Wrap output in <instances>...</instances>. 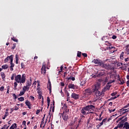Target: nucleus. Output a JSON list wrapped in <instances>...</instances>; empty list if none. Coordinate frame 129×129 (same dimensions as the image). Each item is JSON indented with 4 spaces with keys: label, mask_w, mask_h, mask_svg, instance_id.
I'll list each match as a JSON object with an SVG mask.
<instances>
[{
    "label": "nucleus",
    "mask_w": 129,
    "mask_h": 129,
    "mask_svg": "<svg viewBox=\"0 0 129 129\" xmlns=\"http://www.w3.org/2000/svg\"><path fill=\"white\" fill-rule=\"evenodd\" d=\"M103 76H105L104 72H100L97 75V77H102Z\"/></svg>",
    "instance_id": "4468645a"
},
{
    "label": "nucleus",
    "mask_w": 129,
    "mask_h": 129,
    "mask_svg": "<svg viewBox=\"0 0 129 129\" xmlns=\"http://www.w3.org/2000/svg\"><path fill=\"white\" fill-rule=\"evenodd\" d=\"M116 94H117V92H115L112 93L111 94V95L112 96H114L116 95Z\"/></svg>",
    "instance_id": "a19ab883"
},
{
    "label": "nucleus",
    "mask_w": 129,
    "mask_h": 129,
    "mask_svg": "<svg viewBox=\"0 0 129 129\" xmlns=\"http://www.w3.org/2000/svg\"><path fill=\"white\" fill-rule=\"evenodd\" d=\"M17 86H18V82H15L14 83V89L17 90Z\"/></svg>",
    "instance_id": "2f4dec72"
},
{
    "label": "nucleus",
    "mask_w": 129,
    "mask_h": 129,
    "mask_svg": "<svg viewBox=\"0 0 129 129\" xmlns=\"http://www.w3.org/2000/svg\"><path fill=\"white\" fill-rule=\"evenodd\" d=\"M109 89H110V86L107 85L105 87L104 91H106V90H109Z\"/></svg>",
    "instance_id": "4be33fe9"
},
{
    "label": "nucleus",
    "mask_w": 129,
    "mask_h": 129,
    "mask_svg": "<svg viewBox=\"0 0 129 129\" xmlns=\"http://www.w3.org/2000/svg\"><path fill=\"white\" fill-rule=\"evenodd\" d=\"M114 82V80L112 81L111 82H109L107 83V84H111V83Z\"/></svg>",
    "instance_id": "052dcab7"
},
{
    "label": "nucleus",
    "mask_w": 129,
    "mask_h": 129,
    "mask_svg": "<svg viewBox=\"0 0 129 129\" xmlns=\"http://www.w3.org/2000/svg\"><path fill=\"white\" fill-rule=\"evenodd\" d=\"M11 40H12V41H14V42H16V43H18V42H19V40L18 39H16L15 37H12L11 38Z\"/></svg>",
    "instance_id": "c85d7f7f"
},
{
    "label": "nucleus",
    "mask_w": 129,
    "mask_h": 129,
    "mask_svg": "<svg viewBox=\"0 0 129 129\" xmlns=\"http://www.w3.org/2000/svg\"><path fill=\"white\" fill-rule=\"evenodd\" d=\"M62 119H63V120H64V121H67L68 120V119H69V116H68V114L63 113L62 115Z\"/></svg>",
    "instance_id": "0eeeda50"
},
{
    "label": "nucleus",
    "mask_w": 129,
    "mask_h": 129,
    "mask_svg": "<svg viewBox=\"0 0 129 129\" xmlns=\"http://www.w3.org/2000/svg\"><path fill=\"white\" fill-rule=\"evenodd\" d=\"M4 89H5V87L2 86L0 87V91H4Z\"/></svg>",
    "instance_id": "49530a36"
},
{
    "label": "nucleus",
    "mask_w": 129,
    "mask_h": 129,
    "mask_svg": "<svg viewBox=\"0 0 129 129\" xmlns=\"http://www.w3.org/2000/svg\"><path fill=\"white\" fill-rule=\"evenodd\" d=\"M29 89H30V88H29V87H27V86H24L23 87V89H22V90H23L24 92H26V91H28V90H29Z\"/></svg>",
    "instance_id": "a211bd4d"
},
{
    "label": "nucleus",
    "mask_w": 129,
    "mask_h": 129,
    "mask_svg": "<svg viewBox=\"0 0 129 129\" xmlns=\"http://www.w3.org/2000/svg\"><path fill=\"white\" fill-rule=\"evenodd\" d=\"M68 87L71 89H77V86L73 84H70Z\"/></svg>",
    "instance_id": "1a4fd4ad"
},
{
    "label": "nucleus",
    "mask_w": 129,
    "mask_h": 129,
    "mask_svg": "<svg viewBox=\"0 0 129 129\" xmlns=\"http://www.w3.org/2000/svg\"><path fill=\"white\" fill-rule=\"evenodd\" d=\"M110 77L111 78V77H115V75L114 74H110Z\"/></svg>",
    "instance_id": "3c124183"
},
{
    "label": "nucleus",
    "mask_w": 129,
    "mask_h": 129,
    "mask_svg": "<svg viewBox=\"0 0 129 129\" xmlns=\"http://www.w3.org/2000/svg\"><path fill=\"white\" fill-rule=\"evenodd\" d=\"M123 128L129 129V123L128 122H125L123 123Z\"/></svg>",
    "instance_id": "2eb2a0df"
},
{
    "label": "nucleus",
    "mask_w": 129,
    "mask_h": 129,
    "mask_svg": "<svg viewBox=\"0 0 129 129\" xmlns=\"http://www.w3.org/2000/svg\"><path fill=\"white\" fill-rule=\"evenodd\" d=\"M2 69H8L9 68V66L8 64H5L2 66Z\"/></svg>",
    "instance_id": "393cba45"
},
{
    "label": "nucleus",
    "mask_w": 129,
    "mask_h": 129,
    "mask_svg": "<svg viewBox=\"0 0 129 129\" xmlns=\"http://www.w3.org/2000/svg\"><path fill=\"white\" fill-rule=\"evenodd\" d=\"M30 99H31V100H32V101L35 100V97H34V96H30Z\"/></svg>",
    "instance_id": "a18cd8bd"
},
{
    "label": "nucleus",
    "mask_w": 129,
    "mask_h": 129,
    "mask_svg": "<svg viewBox=\"0 0 129 129\" xmlns=\"http://www.w3.org/2000/svg\"><path fill=\"white\" fill-rule=\"evenodd\" d=\"M117 37L115 35H113L112 37V38L114 39H116Z\"/></svg>",
    "instance_id": "bf43d9fd"
},
{
    "label": "nucleus",
    "mask_w": 129,
    "mask_h": 129,
    "mask_svg": "<svg viewBox=\"0 0 129 129\" xmlns=\"http://www.w3.org/2000/svg\"><path fill=\"white\" fill-rule=\"evenodd\" d=\"M124 117V116H123V117L118 119V120L116 121L117 123H118V122L120 121V120H122V118H123Z\"/></svg>",
    "instance_id": "58836bf2"
},
{
    "label": "nucleus",
    "mask_w": 129,
    "mask_h": 129,
    "mask_svg": "<svg viewBox=\"0 0 129 129\" xmlns=\"http://www.w3.org/2000/svg\"><path fill=\"white\" fill-rule=\"evenodd\" d=\"M25 104L27 105V106H28V108H29V109H31L32 108L31 107V102L28 101V100H27L25 102Z\"/></svg>",
    "instance_id": "dca6fc26"
},
{
    "label": "nucleus",
    "mask_w": 129,
    "mask_h": 129,
    "mask_svg": "<svg viewBox=\"0 0 129 129\" xmlns=\"http://www.w3.org/2000/svg\"><path fill=\"white\" fill-rule=\"evenodd\" d=\"M89 122H90V118L88 119L87 121V124H89Z\"/></svg>",
    "instance_id": "4d7b16f0"
},
{
    "label": "nucleus",
    "mask_w": 129,
    "mask_h": 129,
    "mask_svg": "<svg viewBox=\"0 0 129 129\" xmlns=\"http://www.w3.org/2000/svg\"><path fill=\"white\" fill-rule=\"evenodd\" d=\"M1 76H2V79L3 80H5V79H6V75L5 74V73L1 72Z\"/></svg>",
    "instance_id": "aec40b11"
},
{
    "label": "nucleus",
    "mask_w": 129,
    "mask_h": 129,
    "mask_svg": "<svg viewBox=\"0 0 129 129\" xmlns=\"http://www.w3.org/2000/svg\"><path fill=\"white\" fill-rule=\"evenodd\" d=\"M12 95L13 96L14 99H17V98H18V97L17 96V95H16V94H12Z\"/></svg>",
    "instance_id": "c9c22d12"
},
{
    "label": "nucleus",
    "mask_w": 129,
    "mask_h": 129,
    "mask_svg": "<svg viewBox=\"0 0 129 129\" xmlns=\"http://www.w3.org/2000/svg\"><path fill=\"white\" fill-rule=\"evenodd\" d=\"M108 79H109V78L108 77H106L104 80V82H107V81H108Z\"/></svg>",
    "instance_id": "de8ad7c7"
},
{
    "label": "nucleus",
    "mask_w": 129,
    "mask_h": 129,
    "mask_svg": "<svg viewBox=\"0 0 129 129\" xmlns=\"http://www.w3.org/2000/svg\"><path fill=\"white\" fill-rule=\"evenodd\" d=\"M118 128H121L123 126V124L121 122H119V123L117 125Z\"/></svg>",
    "instance_id": "6ab92c4d"
},
{
    "label": "nucleus",
    "mask_w": 129,
    "mask_h": 129,
    "mask_svg": "<svg viewBox=\"0 0 129 129\" xmlns=\"http://www.w3.org/2000/svg\"><path fill=\"white\" fill-rule=\"evenodd\" d=\"M7 127V125H4V126L1 129H6Z\"/></svg>",
    "instance_id": "e2e57ef3"
},
{
    "label": "nucleus",
    "mask_w": 129,
    "mask_h": 129,
    "mask_svg": "<svg viewBox=\"0 0 129 129\" xmlns=\"http://www.w3.org/2000/svg\"><path fill=\"white\" fill-rule=\"evenodd\" d=\"M7 116H8V112H6L4 116L3 117V119H6V117H7Z\"/></svg>",
    "instance_id": "ea45409f"
},
{
    "label": "nucleus",
    "mask_w": 129,
    "mask_h": 129,
    "mask_svg": "<svg viewBox=\"0 0 129 129\" xmlns=\"http://www.w3.org/2000/svg\"><path fill=\"white\" fill-rule=\"evenodd\" d=\"M120 111H124L122 112H120V114H124V113H126V112H129L128 109L122 108L120 109Z\"/></svg>",
    "instance_id": "9d476101"
},
{
    "label": "nucleus",
    "mask_w": 129,
    "mask_h": 129,
    "mask_svg": "<svg viewBox=\"0 0 129 129\" xmlns=\"http://www.w3.org/2000/svg\"><path fill=\"white\" fill-rule=\"evenodd\" d=\"M100 88V83H97L96 85L94 86L92 90V92L94 93L95 96L96 97H99L102 95V92H100L98 90Z\"/></svg>",
    "instance_id": "f257e3e1"
},
{
    "label": "nucleus",
    "mask_w": 129,
    "mask_h": 129,
    "mask_svg": "<svg viewBox=\"0 0 129 129\" xmlns=\"http://www.w3.org/2000/svg\"><path fill=\"white\" fill-rule=\"evenodd\" d=\"M129 106V103H128L126 105L123 107L122 108H127V107Z\"/></svg>",
    "instance_id": "864d4df0"
},
{
    "label": "nucleus",
    "mask_w": 129,
    "mask_h": 129,
    "mask_svg": "<svg viewBox=\"0 0 129 129\" xmlns=\"http://www.w3.org/2000/svg\"><path fill=\"white\" fill-rule=\"evenodd\" d=\"M41 74H43H43L44 75H45V74H46V64H42V67L41 68Z\"/></svg>",
    "instance_id": "6e6552de"
},
{
    "label": "nucleus",
    "mask_w": 129,
    "mask_h": 129,
    "mask_svg": "<svg viewBox=\"0 0 129 129\" xmlns=\"http://www.w3.org/2000/svg\"><path fill=\"white\" fill-rule=\"evenodd\" d=\"M74 123H75V122H71L69 124L70 126H72L74 125Z\"/></svg>",
    "instance_id": "e433bc0d"
},
{
    "label": "nucleus",
    "mask_w": 129,
    "mask_h": 129,
    "mask_svg": "<svg viewBox=\"0 0 129 129\" xmlns=\"http://www.w3.org/2000/svg\"><path fill=\"white\" fill-rule=\"evenodd\" d=\"M122 70L124 71H127V69H126V67H122Z\"/></svg>",
    "instance_id": "c03bdc74"
},
{
    "label": "nucleus",
    "mask_w": 129,
    "mask_h": 129,
    "mask_svg": "<svg viewBox=\"0 0 129 129\" xmlns=\"http://www.w3.org/2000/svg\"><path fill=\"white\" fill-rule=\"evenodd\" d=\"M95 109V106L93 105H88L85 107H83L81 110L82 114L86 115V111H92Z\"/></svg>",
    "instance_id": "f03ea898"
},
{
    "label": "nucleus",
    "mask_w": 129,
    "mask_h": 129,
    "mask_svg": "<svg viewBox=\"0 0 129 129\" xmlns=\"http://www.w3.org/2000/svg\"><path fill=\"white\" fill-rule=\"evenodd\" d=\"M32 85V79H30V81H27L26 82V86L27 87H29L30 88V86Z\"/></svg>",
    "instance_id": "9b49d317"
},
{
    "label": "nucleus",
    "mask_w": 129,
    "mask_h": 129,
    "mask_svg": "<svg viewBox=\"0 0 129 129\" xmlns=\"http://www.w3.org/2000/svg\"><path fill=\"white\" fill-rule=\"evenodd\" d=\"M119 81H120L119 84H120V85H123L124 84V81L122 79H119Z\"/></svg>",
    "instance_id": "5701e85b"
},
{
    "label": "nucleus",
    "mask_w": 129,
    "mask_h": 129,
    "mask_svg": "<svg viewBox=\"0 0 129 129\" xmlns=\"http://www.w3.org/2000/svg\"><path fill=\"white\" fill-rule=\"evenodd\" d=\"M12 59L14 60V55L7 56L4 60V63H8L9 62V60H10V61H11Z\"/></svg>",
    "instance_id": "39448f33"
},
{
    "label": "nucleus",
    "mask_w": 129,
    "mask_h": 129,
    "mask_svg": "<svg viewBox=\"0 0 129 129\" xmlns=\"http://www.w3.org/2000/svg\"><path fill=\"white\" fill-rule=\"evenodd\" d=\"M63 66H61L60 67V72H62V71H63Z\"/></svg>",
    "instance_id": "680f3d73"
},
{
    "label": "nucleus",
    "mask_w": 129,
    "mask_h": 129,
    "mask_svg": "<svg viewBox=\"0 0 129 129\" xmlns=\"http://www.w3.org/2000/svg\"><path fill=\"white\" fill-rule=\"evenodd\" d=\"M101 125H103V122L102 121L101 123H100L99 126H101Z\"/></svg>",
    "instance_id": "69168bd1"
},
{
    "label": "nucleus",
    "mask_w": 129,
    "mask_h": 129,
    "mask_svg": "<svg viewBox=\"0 0 129 129\" xmlns=\"http://www.w3.org/2000/svg\"><path fill=\"white\" fill-rule=\"evenodd\" d=\"M19 109V107L18 106H16L14 108V110H18Z\"/></svg>",
    "instance_id": "5fc2aeb1"
},
{
    "label": "nucleus",
    "mask_w": 129,
    "mask_h": 129,
    "mask_svg": "<svg viewBox=\"0 0 129 129\" xmlns=\"http://www.w3.org/2000/svg\"><path fill=\"white\" fill-rule=\"evenodd\" d=\"M17 127V123H15L12 125V126L10 127V129H14Z\"/></svg>",
    "instance_id": "412c9836"
},
{
    "label": "nucleus",
    "mask_w": 129,
    "mask_h": 129,
    "mask_svg": "<svg viewBox=\"0 0 129 129\" xmlns=\"http://www.w3.org/2000/svg\"><path fill=\"white\" fill-rule=\"evenodd\" d=\"M21 67L22 68H24V67H25V64H24V63L22 62L21 63Z\"/></svg>",
    "instance_id": "13d9d810"
},
{
    "label": "nucleus",
    "mask_w": 129,
    "mask_h": 129,
    "mask_svg": "<svg viewBox=\"0 0 129 129\" xmlns=\"http://www.w3.org/2000/svg\"><path fill=\"white\" fill-rule=\"evenodd\" d=\"M126 85H127V86H128V87H129V80H128V81L126 82Z\"/></svg>",
    "instance_id": "774afa93"
},
{
    "label": "nucleus",
    "mask_w": 129,
    "mask_h": 129,
    "mask_svg": "<svg viewBox=\"0 0 129 129\" xmlns=\"http://www.w3.org/2000/svg\"><path fill=\"white\" fill-rule=\"evenodd\" d=\"M22 124L24 125L25 126H27V125H26V121H25V120H24V121L22 122Z\"/></svg>",
    "instance_id": "603ef678"
},
{
    "label": "nucleus",
    "mask_w": 129,
    "mask_h": 129,
    "mask_svg": "<svg viewBox=\"0 0 129 129\" xmlns=\"http://www.w3.org/2000/svg\"><path fill=\"white\" fill-rule=\"evenodd\" d=\"M92 62L95 64H98L100 66H103V67H105V65L103 64V61L100 60L99 58L94 59Z\"/></svg>",
    "instance_id": "20e7f679"
},
{
    "label": "nucleus",
    "mask_w": 129,
    "mask_h": 129,
    "mask_svg": "<svg viewBox=\"0 0 129 129\" xmlns=\"http://www.w3.org/2000/svg\"><path fill=\"white\" fill-rule=\"evenodd\" d=\"M47 103H50V102L51 101V100H50V98H49V97H47Z\"/></svg>",
    "instance_id": "09e8293b"
},
{
    "label": "nucleus",
    "mask_w": 129,
    "mask_h": 129,
    "mask_svg": "<svg viewBox=\"0 0 129 129\" xmlns=\"http://www.w3.org/2000/svg\"><path fill=\"white\" fill-rule=\"evenodd\" d=\"M18 100L19 101H24V100H25V98H24V97H21L20 98H18Z\"/></svg>",
    "instance_id": "bb28decb"
},
{
    "label": "nucleus",
    "mask_w": 129,
    "mask_h": 129,
    "mask_svg": "<svg viewBox=\"0 0 129 129\" xmlns=\"http://www.w3.org/2000/svg\"><path fill=\"white\" fill-rule=\"evenodd\" d=\"M85 91H86V92H88V93H89V92H90V90H89V89H86V90H85Z\"/></svg>",
    "instance_id": "338daca9"
},
{
    "label": "nucleus",
    "mask_w": 129,
    "mask_h": 129,
    "mask_svg": "<svg viewBox=\"0 0 129 129\" xmlns=\"http://www.w3.org/2000/svg\"><path fill=\"white\" fill-rule=\"evenodd\" d=\"M25 92H24L23 90L22 91H21L20 94L18 95V96H22L23 95H24V94H25Z\"/></svg>",
    "instance_id": "c756f323"
},
{
    "label": "nucleus",
    "mask_w": 129,
    "mask_h": 129,
    "mask_svg": "<svg viewBox=\"0 0 129 129\" xmlns=\"http://www.w3.org/2000/svg\"><path fill=\"white\" fill-rule=\"evenodd\" d=\"M117 97H118V96H117V97L116 96L112 97L109 99H108V100H112L113 99H116V98H117Z\"/></svg>",
    "instance_id": "7c9ffc66"
},
{
    "label": "nucleus",
    "mask_w": 129,
    "mask_h": 129,
    "mask_svg": "<svg viewBox=\"0 0 129 129\" xmlns=\"http://www.w3.org/2000/svg\"><path fill=\"white\" fill-rule=\"evenodd\" d=\"M109 111L110 113H111V112H113V111H115V109H109Z\"/></svg>",
    "instance_id": "37998d69"
},
{
    "label": "nucleus",
    "mask_w": 129,
    "mask_h": 129,
    "mask_svg": "<svg viewBox=\"0 0 129 129\" xmlns=\"http://www.w3.org/2000/svg\"><path fill=\"white\" fill-rule=\"evenodd\" d=\"M54 103H55V102L53 101V107L52 106V104H51L50 109L49 112L48 113V114H49V115L51 114V109H52V112H54V110L55 109V106H54Z\"/></svg>",
    "instance_id": "f8f14e48"
},
{
    "label": "nucleus",
    "mask_w": 129,
    "mask_h": 129,
    "mask_svg": "<svg viewBox=\"0 0 129 129\" xmlns=\"http://www.w3.org/2000/svg\"><path fill=\"white\" fill-rule=\"evenodd\" d=\"M13 60H14L11 59V61H10V64H11L10 68H14V67H15V64L13 63Z\"/></svg>",
    "instance_id": "b1692460"
},
{
    "label": "nucleus",
    "mask_w": 129,
    "mask_h": 129,
    "mask_svg": "<svg viewBox=\"0 0 129 129\" xmlns=\"http://www.w3.org/2000/svg\"><path fill=\"white\" fill-rule=\"evenodd\" d=\"M71 97L75 100H77V99H79V95L75 93H73L71 95Z\"/></svg>",
    "instance_id": "423d86ee"
},
{
    "label": "nucleus",
    "mask_w": 129,
    "mask_h": 129,
    "mask_svg": "<svg viewBox=\"0 0 129 129\" xmlns=\"http://www.w3.org/2000/svg\"><path fill=\"white\" fill-rule=\"evenodd\" d=\"M60 85H61V86H64L65 84H64V83H63V82H61V83H60Z\"/></svg>",
    "instance_id": "0e129e2a"
},
{
    "label": "nucleus",
    "mask_w": 129,
    "mask_h": 129,
    "mask_svg": "<svg viewBox=\"0 0 129 129\" xmlns=\"http://www.w3.org/2000/svg\"><path fill=\"white\" fill-rule=\"evenodd\" d=\"M108 49H109V50H111L112 49H113L114 50H115V47H113V46H109L108 47Z\"/></svg>",
    "instance_id": "4c0bfd02"
},
{
    "label": "nucleus",
    "mask_w": 129,
    "mask_h": 129,
    "mask_svg": "<svg viewBox=\"0 0 129 129\" xmlns=\"http://www.w3.org/2000/svg\"><path fill=\"white\" fill-rule=\"evenodd\" d=\"M107 120V118H104L103 120H102V122H105L106 121V120Z\"/></svg>",
    "instance_id": "6e6d98bb"
},
{
    "label": "nucleus",
    "mask_w": 129,
    "mask_h": 129,
    "mask_svg": "<svg viewBox=\"0 0 129 129\" xmlns=\"http://www.w3.org/2000/svg\"><path fill=\"white\" fill-rule=\"evenodd\" d=\"M40 109H38L37 111H36V114H39V113H40Z\"/></svg>",
    "instance_id": "8fccbe9b"
},
{
    "label": "nucleus",
    "mask_w": 129,
    "mask_h": 129,
    "mask_svg": "<svg viewBox=\"0 0 129 129\" xmlns=\"http://www.w3.org/2000/svg\"><path fill=\"white\" fill-rule=\"evenodd\" d=\"M15 76H16V74H13L11 77V80H14V79H15Z\"/></svg>",
    "instance_id": "72a5a7b5"
},
{
    "label": "nucleus",
    "mask_w": 129,
    "mask_h": 129,
    "mask_svg": "<svg viewBox=\"0 0 129 129\" xmlns=\"http://www.w3.org/2000/svg\"><path fill=\"white\" fill-rule=\"evenodd\" d=\"M77 56L78 57H81V51H78L77 52Z\"/></svg>",
    "instance_id": "473e14b6"
},
{
    "label": "nucleus",
    "mask_w": 129,
    "mask_h": 129,
    "mask_svg": "<svg viewBox=\"0 0 129 129\" xmlns=\"http://www.w3.org/2000/svg\"><path fill=\"white\" fill-rule=\"evenodd\" d=\"M47 89H49L50 93H51L52 91V86L51 85V82L49 81L47 84Z\"/></svg>",
    "instance_id": "ddd939ff"
},
{
    "label": "nucleus",
    "mask_w": 129,
    "mask_h": 129,
    "mask_svg": "<svg viewBox=\"0 0 129 129\" xmlns=\"http://www.w3.org/2000/svg\"><path fill=\"white\" fill-rule=\"evenodd\" d=\"M15 80L17 83H25L26 82V74H23L22 76L21 75L16 76Z\"/></svg>",
    "instance_id": "7ed1b4c3"
},
{
    "label": "nucleus",
    "mask_w": 129,
    "mask_h": 129,
    "mask_svg": "<svg viewBox=\"0 0 129 129\" xmlns=\"http://www.w3.org/2000/svg\"><path fill=\"white\" fill-rule=\"evenodd\" d=\"M125 121H127V117H126L125 118H124L123 119L121 120L120 121V122H121V123L123 124V123H124V122H125Z\"/></svg>",
    "instance_id": "a878e982"
},
{
    "label": "nucleus",
    "mask_w": 129,
    "mask_h": 129,
    "mask_svg": "<svg viewBox=\"0 0 129 129\" xmlns=\"http://www.w3.org/2000/svg\"><path fill=\"white\" fill-rule=\"evenodd\" d=\"M16 64L19 63V56H18V55H16Z\"/></svg>",
    "instance_id": "cd10ccee"
},
{
    "label": "nucleus",
    "mask_w": 129,
    "mask_h": 129,
    "mask_svg": "<svg viewBox=\"0 0 129 129\" xmlns=\"http://www.w3.org/2000/svg\"><path fill=\"white\" fill-rule=\"evenodd\" d=\"M82 55L85 57V58H86V57H87V53H83L82 54Z\"/></svg>",
    "instance_id": "79ce46f5"
},
{
    "label": "nucleus",
    "mask_w": 129,
    "mask_h": 129,
    "mask_svg": "<svg viewBox=\"0 0 129 129\" xmlns=\"http://www.w3.org/2000/svg\"><path fill=\"white\" fill-rule=\"evenodd\" d=\"M16 45H17L16 43H14L12 49H13V50L15 49L16 48Z\"/></svg>",
    "instance_id": "f704fd0d"
},
{
    "label": "nucleus",
    "mask_w": 129,
    "mask_h": 129,
    "mask_svg": "<svg viewBox=\"0 0 129 129\" xmlns=\"http://www.w3.org/2000/svg\"><path fill=\"white\" fill-rule=\"evenodd\" d=\"M64 92L67 96V99H68V98H70V94L69 93V92H68V91H67L66 89V87L64 88Z\"/></svg>",
    "instance_id": "f3484780"
}]
</instances>
